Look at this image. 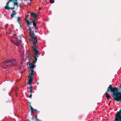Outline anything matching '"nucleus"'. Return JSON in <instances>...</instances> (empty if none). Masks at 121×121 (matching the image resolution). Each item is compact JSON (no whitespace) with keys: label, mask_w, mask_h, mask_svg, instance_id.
<instances>
[{"label":"nucleus","mask_w":121,"mask_h":121,"mask_svg":"<svg viewBox=\"0 0 121 121\" xmlns=\"http://www.w3.org/2000/svg\"><path fill=\"white\" fill-rule=\"evenodd\" d=\"M28 30L30 31V36L31 40L33 41L34 46L33 47V51L35 52L34 57L35 60V62L37 60V58L39 56V51L37 49V39L36 36L35 37L34 35V32L32 30L30 27L28 26Z\"/></svg>","instance_id":"nucleus-1"},{"label":"nucleus","mask_w":121,"mask_h":121,"mask_svg":"<svg viewBox=\"0 0 121 121\" xmlns=\"http://www.w3.org/2000/svg\"><path fill=\"white\" fill-rule=\"evenodd\" d=\"M3 64L4 65L3 67L5 69H6V67L8 68V66H12L18 64L16 62L15 59L11 60L8 59L6 61H4Z\"/></svg>","instance_id":"nucleus-2"},{"label":"nucleus","mask_w":121,"mask_h":121,"mask_svg":"<svg viewBox=\"0 0 121 121\" xmlns=\"http://www.w3.org/2000/svg\"><path fill=\"white\" fill-rule=\"evenodd\" d=\"M117 90L118 89L116 87H113L112 86L108 87V88L107 91L106 93V96L107 99L111 98L109 94L108 93V91H111V92H113V93L114 94V95L117 91Z\"/></svg>","instance_id":"nucleus-3"},{"label":"nucleus","mask_w":121,"mask_h":121,"mask_svg":"<svg viewBox=\"0 0 121 121\" xmlns=\"http://www.w3.org/2000/svg\"><path fill=\"white\" fill-rule=\"evenodd\" d=\"M34 55H35V53H34V57L35 59V61L34 60H33V63H31L29 64V66H30V73L29 76V77H32L33 75L34 74V70H33V69L35 67L36 65H35L33 63L34 62H35V63H36L37 62V61H36V62H35V60L34 57ZM39 56L37 57H38ZM38 58V57H37Z\"/></svg>","instance_id":"nucleus-4"},{"label":"nucleus","mask_w":121,"mask_h":121,"mask_svg":"<svg viewBox=\"0 0 121 121\" xmlns=\"http://www.w3.org/2000/svg\"><path fill=\"white\" fill-rule=\"evenodd\" d=\"M113 97L114 99L117 101H121V95L120 93L118 92L117 91L114 95H113Z\"/></svg>","instance_id":"nucleus-5"},{"label":"nucleus","mask_w":121,"mask_h":121,"mask_svg":"<svg viewBox=\"0 0 121 121\" xmlns=\"http://www.w3.org/2000/svg\"><path fill=\"white\" fill-rule=\"evenodd\" d=\"M115 121H121V108L115 116Z\"/></svg>","instance_id":"nucleus-6"},{"label":"nucleus","mask_w":121,"mask_h":121,"mask_svg":"<svg viewBox=\"0 0 121 121\" xmlns=\"http://www.w3.org/2000/svg\"><path fill=\"white\" fill-rule=\"evenodd\" d=\"M10 2L9 0L6 3V6H5V9L9 10L10 9H14L15 8L14 7H13V8H10L9 7V3Z\"/></svg>","instance_id":"nucleus-7"},{"label":"nucleus","mask_w":121,"mask_h":121,"mask_svg":"<svg viewBox=\"0 0 121 121\" xmlns=\"http://www.w3.org/2000/svg\"><path fill=\"white\" fill-rule=\"evenodd\" d=\"M28 78L29 79L28 82L27 83L26 85H27L29 84H30V85H31L32 83L33 80V77H28Z\"/></svg>","instance_id":"nucleus-8"},{"label":"nucleus","mask_w":121,"mask_h":121,"mask_svg":"<svg viewBox=\"0 0 121 121\" xmlns=\"http://www.w3.org/2000/svg\"><path fill=\"white\" fill-rule=\"evenodd\" d=\"M11 42L15 44V45L17 46H18L19 45L21 44V42L20 40H18L17 41V43H15L13 40H11Z\"/></svg>","instance_id":"nucleus-9"},{"label":"nucleus","mask_w":121,"mask_h":121,"mask_svg":"<svg viewBox=\"0 0 121 121\" xmlns=\"http://www.w3.org/2000/svg\"><path fill=\"white\" fill-rule=\"evenodd\" d=\"M25 21L27 22V25L28 26H29L31 25L32 23L31 21L30 22L29 20H27L26 18H25Z\"/></svg>","instance_id":"nucleus-10"},{"label":"nucleus","mask_w":121,"mask_h":121,"mask_svg":"<svg viewBox=\"0 0 121 121\" xmlns=\"http://www.w3.org/2000/svg\"><path fill=\"white\" fill-rule=\"evenodd\" d=\"M16 15V12L14 10H12V13L11 15V17L13 18L14 16Z\"/></svg>","instance_id":"nucleus-11"},{"label":"nucleus","mask_w":121,"mask_h":121,"mask_svg":"<svg viewBox=\"0 0 121 121\" xmlns=\"http://www.w3.org/2000/svg\"><path fill=\"white\" fill-rule=\"evenodd\" d=\"M29 89L30 90V92L31 94H32V93H33L34 92V91H32V86L30 85V86L29 88L28 87H27V89Z\"/></svg>","instance_id":"nucleus-12"},{"label":"nucleus","mask_w":121,"mask_h":121,"mask_svg":"<svg viewBox=\"0 0 121 121\" xmlns=\"http://www.w3.org/2000/svg\"><path fill=\"white\" fill-rule=\"evenodd\" d=\"M31 16L35 19H36L37 18V13H33L31 14Z\"/></svg>","instance_id":"nucleus-13"},{"label":"nucleus","mask_w":121,"mask_h":121,"mask_svg":"<svg viewBox=\"0 0 121 121\" xmlns=\"http://www.w3.org/2000/svg\"><path fill=\"white\" fill-rule=\"evenodd\" d=\"M14 5L18 6V3L17 2V1L14 2Z\"/></svg>","instance_id":"nucleus-14"},{"label":"nucleus","mask_w":121,"mask_h":121,"mask_svg":"<svg viewBox=\"0 0 121 121\" xmlns=\"http://www.w3.org/2000/svg\"><path fill=\"white\" fill-rule=\"evenodd\" d=\"M30 109L31 110V111L32 112L34 111V109L33 108V107H31V106H30Z\"/></svg>","instance_id":"nucleus-15"},{"label":"nucleus","mask_w":121,"mask_h":121,"mask_svg":"<svg viewBox=\"0 0 121 121\" xmlns=\"http://www.w3.org/2000/svg\"><path fill=\"white\" fill-rule=\"evenodd\" d=\"M54 2V0H50V3H53Z\"/></svg>","instance_id":"nucleus-16"},{"label":"nucleus","mask_w":121,"mask_h":121,"mask_svg":"<svg viewBox=\"0 0 121 121\" xmlns=\"http://www.w3.org/2000/svg\"><path fill=\"white\" fill-rule=\"evenodd\" d=\"M17 0H9V1L10 2L11 1H13V3L15 1H17Z\"/></svg>","instance_id":"nucleus-17"},{"label":"nucleus","mask_w":121,"mask_h":121,"mask_svg":"<svg viewBox=\"0 0 121 121\" xmlns=\"http://www.w3.org/2000/svg\"><path fill=\"white\" fill-rule=\"evenodd\" d=\"M36 23H37L36 22H35V23H33V25L34 26H37L36 25Z\"/></svg>","instance_id":"nucleus-18"},{"label":"nucleus","mask_w":121,"mask_h":121,"mask_svg":"<svg viewBox=\"0 0 121 121\" xmlns=\"http://www.w3.org/2000/svg\"><path fill=\"white\" fill-rule=\"evenodd\" d=\"M20 20V17H18L17 18V22L19 23V20Z\"/></svg>","instance_id":"nucleus-19"},{"label":"nucleus","mask_w":121,"mask_h":121,"mask_svg":"<svg viewBox=\"0 0 121 121\" xmlns=\"http://www.w3.org/2000/svg\"><path fill=\"white\" fill-rule=\"evenodd\" d=\"M34 27L35 28V29L36 30H38V26H34Z\"/></svg>","instance_id":"nucleus-20"},{"label":"nucleus","mask_w":121,"mask_h":121,"mask_svg":"<svg viewBox=\"0 0 121 121\" xmlns=\"http://www.w3.org/2000/svg\"><path fill=\"white\" fill-rule=\"evenodd\" d=\"M32 23H35V20H33L32 21Z\"/></svg>","instance_id":"nucleus-21"},{"label":"nucleus","mask_w":121,"mask_h":121,"mask_svg":"<svg viewBox=\"0 0 121 121\" xmlns=\"http://www.w3.org/2000/svg\"><path fill=\"white\" fill-rule=\"evenodd\" d=\"M32 96V94H30V96H29V97L30 98H31Z\"/></svg>","instance_id":"nucleus-22"},{"label":"nucleus","mask_w":121,"mask_h":121,"mask_svg":"<svg viewBox=\"0 0 121 121\" xmlns=\"http://www.w3.org/2000/svg\"><path fill=\"white\" fill-rule=\"evenodd\" d=\"M36 110L35 109H34V111H36Z\"/></svg>","instance_id":"nucleus-23"},{"label":"nucleus","mask_w":121,"mask_h":121,"mask_svg":"<svg viewBox=\"0 0 121 121\" xmlns=\"http://www.w3.org/2000/svg\"><path fill=\"white\" fill-rule=\"evenodd\" d=\"M37 115H36V116H35V118L36 119H37Z\"/></svg>","instance_id":"nucleus-24"},{"label":"nucleus","mask_w":121,"mask_h":121,"mask_svg":"<svg viewBox=\"0 0 121 121\" xmlns=\"http://www.w3.org/2000/svg\"><path fill=\"white\" fill-rule=\"evenodd\" d=\"M36 19H35V22H36Z\"/></svg>","instance_id":"nucleus-25"},{"label":"nucleus","mask_w":121,"mask_h":121,"mask_svg":"<svg viewBox=\"0 0 121 121\" xmlns=\"http://www.w3.org/2000/svg\"><path fill=\"white\" fill-rule=\"evenodd\" d=\"M10 93V92H9V95Z\"/></svg>","instance_id":"nucleus-26"},{"label":"nucleus","mask_w":121,"mask_h":121,"mask_svg":"<svg viewBox=\"0 0 121 121\" xmlns=\"http://www.w3.org/2000/svg\"><path fill=\"white\" fill-rule=\"evenodd\" d=\"M8 25V24H6V25H7H7Z\"/></svg>","instance_id":"nucleus-27"},{"label":"nucleus","mask_w":121,"mask_h":121,"mask_svg":"<svg viewBox=\"0 0 121 121\" xmlns=\"http://www.w3.org/2000/svg\"><path fill=\"white\" fill-rule=\"evenodd\" d=\"M37 32L36 31H35V32Z\"/></svg>","instance_id":"nucleus-28"}]
</instances>
